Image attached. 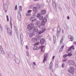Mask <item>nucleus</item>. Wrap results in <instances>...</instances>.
<instances>
[{
	"mask_svg": "<svg viewBox=\"0 0 76 76\" xmlns=\"http://www.w3.org/2000/svg\"><path fill=\"white\" fill-rule=\"evenodd\" d=\"M67 61V60L66 59H64L63 60V62H65V61Z\"/></svg>",
	"mask_w": 76,
	"mask_h": 76,
	"instance_id": "c9c22d12",
	"label": "nucleus"
},
{
	"mask_svg": "<svg viewBox=\"0 0 76 76\" xmlns=\"http://www.w3.org/2000/svg\"><path fill=\"white\" fill-rule=\"evenodd\" d=\"M17 18L19 20H20L21 19V15L20 14V13L19 14H18L17 15Z\"/></svg>",
	"mask_w": 76,
	"mask_h": 76,
	"instance_id": "4468645a",
	"label": "nucleus"
},
{
	"mask_svg": "<svg viewBox=\"0 0 76 76\" xmlns=\"http://www.w3.org/2000/svg\"><path fill=\"white\" fill-rule=\"evenodd\" d=\"M68 63L69 64L74 65L75 64V61L73 60H69L68 61Z\"/></svg>",
	"mask_w": 76,
	"mask_h": 76,
	"instance_id": "423d86ee",
	"label": "nucleus"
},
{
	"mask_svg": "<svg viewBox=\"0 0 76 76\" xmlns=\"http://www.w3.org/2000/svg\"><path fill=\"white\" fill-rule=\"evenodd\" d=\"M34 32H37V31H38V29H37V27H34Z\"/></svg>",
	"mask_w": 76,
	"mask_h": 76,
	"instance_id": "aec40b11",
	"label": "nucleus"
},
{
	"mask_svg": "<svg viewBox=\"0 0 76 76\" xmlns=\"http://www.w3.org/2000/svg\"><path fill=\"white\" fill-rule=\"evenodd\" d=\"M34 16H35V15H34Z\"/></svg>",
	"mask_w": 76,
	"mask_h": 76,
	"instance_id": "603ef678",
	"label": "nucleus"
},
{
	"mask_svg": "<svg viewBox=\"0 0 76 76\" xmlns=\"http://www.w3.org/2000/svg\"><path fill=\"white\" fill-rule=\"evenodd\" d=\"M48 54L47 53H45L44 55V58H47L48 57Z\"/></svg>",
	"mask_w": 76,
	"mask_h": 76,
	"instance_id": "dca6fc26",
	"label": "nucleus"
},
{
	"mask_svg": "<svg viewBox=\"0 0 76 76\" xmlns=\"http://www.w3.org/2000/svg\"><path fill=\"white\" fill-rule=\"evenodd\" d=\"M34 35H35V33H32L29 35V37L30 38H31Z\"/></svg>",
	"mask_w": 76,
	"mask_h": 76,
	"instance_id": "f3484780",
	"label": "nucleus"
},
{
	"mask_svg": "<svg viewBox=\"0 0 76 76\" xmlns=\"http://www.w3.org/2000/svg\"><path fill=\"white\" fill-rule=\"evenodd\" d=\"M33 11L34 13H37L38 11V8L36 7H34L33 8Z\"/></svg>",
	"mask_w": 76,
	"mask_h": 76,
	"instance_id": "0eeeda50",
	"label": "nucleus"
},
{
	"mask_svg": "<svg viewBox=\"0 0 76 76\" xmlns=\"http://www.w3.org/2000/svg\"><path fill=\"white\" fill-rule=\"evenodd\" d=\"M20 37L21 38V36H20Z\"/></svg>",
	"mask_w": 76,
	"mask_h": 76,
	"instance_id": "8fccbe9b",
	"label": "nucleus"
},
{
	"mask_svg": "<svg viewBox=\"0 0 76 76\" xmlns=\"http://www.w3.org/2000/svg\"><path fill=\"white\" fill-rule=\"evenodd\" d=\"M67 56H68L67 55L65 54L63 56V57L64 58H66V57H67Z\"/></svg>",
	"mask_w": 76,
	"mask_h": 76,
	"instance_id": "bb28decb",
	"label": "nucleus"
},
{
	"mask_svg": "<svg viewBox=\"0 0 76 76\" xmlns=\"http://www.w3.org/2000/svg\"><path fill=\"white\" fill-rule=\"evenodd\" d=\"M43 18H44L43 17V16H41L39 17V19H40V20H42Z\"/></svg>",
	"mask_w": 76,
	"mask_h": 76,
	"instance_id": "393cba45",
	"label": "nucleus"
},
{
	"mask_svg": "<svg viewBox=\"0 0 76 76\" xmlns=\"http://www.w3.org/2000/svg\"><path fill=\"white\" fill-rule=\"evenodd\" d=\"M26 47L27 49H29V48H28V46L27 45H26Z\"/></svg>",
	"mask_w": 76,
	"mask_h": 76,
	"instance_id": "58836bf2",
	"label": "nucleus"
},
{
	"mask_svg": "<svg viewBox=\"0 0 76 76\" xmlns=\"http://www.w3.org/2000/svg\"><path fill=\"white\" fill-rule=\"evenodd\" d=\"M67 19H70V18H69V16H68L67 17Z\"/></svg>",
	"mask_w": 76,
	"mask_h": 76,
	"instance_id": "c03bdc74",
	"label": "nucleus"
},
{
	"mask_svg": "<svg viewBox=\"0 0 76 76\" xmlns=\"http://www.w3.org/2000/svg\"><path fill=\"white\" fill-rule=\"evenodd\" d=\"M19 11H22V8L19 9Z\"/></svg>",
	"mask_w": 76,
	"mask_h": 76,
	"instance_id": "37998d69",
	"label": "nucleus"
},
{
	"mask_svg": "<svg viewBox=\"0 0 76 76\" xmlns=\"http://www.w3.org/2000/svg\"><path fill=\"white\" fill-rule=\"evenodd\" d=\"M39 48L41 49V51L44 52L45 51V48L44 46H40L39 47Z\"/></svg>",
	"mask_w": 76,
	"mask_h": 76,
	"instance_id": "39448f33",
	"label": "nucleus"
},
{
	"mask_svg": "<svg viewBox=\"0 0 76 76\" xmlns=\"http://www.w3.org/2000/svg\"><path fill=\"white\" fill-rule=\"evenodd\" d=\"M19 9H22V6H20L19 7Z\"/></svg>",
	"mask_w": 76,
	"mask_h": 76,
	"instance_id": "a18cd8bd",
	"label": "nucleus"
},
{
	"mask_svg": "<svg viewBox=\"0 0 76 76\" xmlns=\"http://www.w3.org/2000/svg\"><path fill=\"white\" fill-rule=\"evenodd\" d=\"M47 60V58H44L43 60V63H44V62H45V61H46Z\"/></svg>",
	"mask_w": 76,
	"mask_h": 76,
	"instance_id": "4be33fe9",
	"label": "nucleus"
},
{
	"mask_svg": "<svg viewBox=\"0 0 76 76\" xmlns=\"http://www.w3.org/2000/svg\"><path fill=\"white\" fill-rule=\"evenodd\" d=\"M36 20V19H33L31 20V22H35V21Z\"/></svg>",
	"mask_w": 76,
	"mask_h": 76,
	"instance_id": "4c0bfd02",
	"label": "nucleus"
},
{
	"mask_svg": "<svg viewBox=\"0 0 76 76\" xmlns=\"http://www.w3.org/2000/svg\"><path fill=\"white\" fill-rule=\"evenodd\" d=\"M74 44H75V45H76V42H74Z\"/></svg>",
	"mask_w": 76,
	"mask_h": 76,
	"instance_id": "a19ab883",
	"label": "nucleus"
},
{
	"mask_svg": "<svg viewBox=\"0 0 76 76\" xmlns=\"http://www.w3.org/2000/svg\"><path fill=\"white\" fill-rule=\"evenodd\" d=\"M31 12H32V10H28L27 13L26 14V16H31Z\"/></svg>",
	"mask_w": 76,
	"mask_h": 76,
	"instance_id": "6e6552de",
	"label": "nucleus"
},
{
	"mask_svg": "<svg viewBox=\"0 0 76 76\" xmlns=\"http://www.w3.org/2000/svg\"><path fill=\"white\" fill-rule=\"evenodd\" d=\"M52 67H53V66H52V65L51 66H50V69H52Z\"/></svg>",
	"mask_w": 76,
	"mask_h": 76,
	"instance_id": "79ce46f5",
	"label": "nucleus"
},
{
	"mask_svg": "<svg viewBox=\"0 0 76 76\" xmlns=\"http://www.w3.org/2000/svg\"><path fill=\"white\" fill-rule=\"evenodd\" d=\"M42 21L45 22V23L46 22H47V19L46 18H44L43 20Z\"/></svg>",
	"mask_w": 76,
	"mask_h": 76,
	"instance_id": "5701e85b",
	"label": "nucleus"
},
{
	"mask_svg": "<svg viewBox=\"0 0 76 76\" xmlns=\"http://www.w3.org/2000/svg\"><path fill=\"white\" fill-rule=\"evenodd\" d=\"M39 23H40V22H39V23H37V26L38 27H39V28H40V27H41V24Z\"/></svg>",
	"mask_w": 76,
	"mask_h": 76,
	"instance_id": "412c9836",
	"label": "nucleus"
},
{
	"mask_svg": "<svg viewBox=\"0 0 76 76\" xmlns=\"http://www.w3.org/2000/svg\"><path fill=\"white\" fill-rule=\"evenodd\" d=\"M33 64H34V65H36H36H37L34 62L33 63Z\"/></svg>",
	"mask_w": 76,
	"mask_h": 76,
	"instance_id": "ea45409f",
	"label": "nucleus"
},
{
	"mask_svg": "<svg viewBox=\"0 0 76 76\" xmlns=\"http://www.w3.org/2000/svg\"><path fill=\"white\" fill-rule=\"evenodd\" d=\"M7 32L10 35H12V31L10 28H8L7 29Z\"/></svg>",
	"mask_w": 76,
	"mask_h": 76,
	"instance_id": "9d476101",
	"label": "nucleus"
},
{
	"mask_svg": "<svg viewBox=\"0 0 76 76\" xmlns=\"http://www.w3.org/2000/svg\"><path fill=\"white\" fill-rule=\"evenodd\" d=\"M68 72L70 73H71L72 74H73L74 73V70L72 69H69L68 70Z\"/></svg>",
	"mask_w": 76,
	"mask_h": 76,
	"instance_id": "ddd939ff",
	"label": "nucleus"
},
{
	"mask_svg": "<svg viewBox=\"0 0 76 76\" xmlns=\"http://www.w3.org/2000/svg\"><path fill=\"white\" fill-rule=\"evenodd\" d=\"M63 39L62 38L60 41V43H61V47L60 49V51H62L63 50V48H64V43H63Z\"/></svg>",
	"mask_w": 76,
	"mask_h": 76,
	"instance_id": "f257e3e1",
	"label": "nucleus"
},
{
	"mask_svg": "<svg viewBox=\"0 0 76 76\" xmlns=\"http://www.w3.org/2000/svg\"><path fill=\"white\" fill-rule=\"evenodd\" d=\"M46 13V10H42L41 11V15H42Z\"/></svg>",
	"mask_w": 76,
	"mask_h": 76,
	"instance_id": "1a4fd4ad",
	"label": "nucleus"
},
{
	"mask_svg": "<svg viewBox=\"0 0 76 76\" xmlns=\"http://www.w3.org/2000/svg\"><path fill=\"white\" fill-rule=\"evenodd\" d=\"M3 28H2V26H1V25L0 24V30L1 31H2Z\"/></svg>",
	"mask_w": 76,
	"mask_h": 76,
	"instance_id": "cd10ccee",
	"label": "nucleus"
},
{
	"mask_svg": "<svg viewBox=\"0 0 76 76\" xmlns=\"http://www.w3.org/2000/svg\"><path fill=\"white\" fill-rule=\"evenodd\" d=\"M38 0H34V1H38Z\"/></svg>",
	"mask_w": 76,
	"mask_h": 76,
	"instance_id": "de8ad7c7",
	"label": "nucleus"
},
{
	"mask_svg": "<svg viewBox=\"0 0 76 76\" xmlns=\"http://www.w3.org/2000/svg\"><path fill=\"white\" fill-rule=\"evenodd\" d=\"M39 44V42H37V43H36L35 44H34V46H35V45H38Z\"/></svg>",
	"mask_w": 76,
	"mask_h": 76,
	"instance_id": "b1692460",
	"label": "nucleus"
},
{
	"mask_svg": "<svg viewBox=\"0 0 76 76\" xmlns=\"http://www.w3.org/2000/svg\"><path fill=\"white\" fill-rule=\"evenodd\" d=\"M39 48H38L37 46L35 45L33 48V50H38Z\"/></svg>",
	"mask_w": 76,
	"mask_h": 76,
	"instance_id": "a211bd4d",
	"label": "nucleus"
},
{
	"mask_svg": "<svg viewBox=\"0 0 76 76\" xmlns=\"http://www.w3.org/2000/svg\"><path fill=\"white\" fill-rule=\"evenodd\" d=\"M26 54H27V56H29V52H28V51H27Z\"/></svg>",
	"mask_w": 76,
	"mask_h": 76,
	"instance_id": "f704fd0d",
	"label": "nucleus"
},
{
	"mask_svg": "<svg viewBox=\"0 0 76 76\" xmlns=\"http://www.w3.org/2000/svg\"><path fill=\"white\" fill-rule=\"evenodd\" d=\"M45 23L42 21L41 22V26H44V25H45Z\"/></svg>",
	"mask_w": 76,
	"mask_h": 76,
	"instance_id": "6ab92c4d",
	"label": "nucleus"
},
{
	"mask_svg": "<svg viewBox=\"0 0 76 76\" xmlns=\"http://www.w3.org/2000/svg\"><path fill=\"white\" fill-rule=\"evenodd\" d=\"M53 6H56V3H53Z\"/></svg>",
	"mask_w": 76,
	"mask_h": 76,
	"instance_id": "473e14b6",
	"label": "nucleus"
},
{
	"mask_svg": "<svg viewBox=\"0 0 76 76\" xmlns=\"http://www.w3.org/2000/svg\"><path fill=\"white\" fill-rule=\"evenodd\" d=\"M7 22H9V17H8V15L7 16Z\"/></svg>",
	"mask_w": 76,
	"mask_h": 76,
	"instance_id": "7c9ffc66",
	"label": "nucleus"
},
{
	"mask_svg": "<svg viewBox=\"0 0 76 76\" xmlns=\"http://www.w3.org/2000/svg\"><path fill=\"white\" fill-rule=\"evenodd\" d=\"M74 47H75L74 46H71L68 50V53H72V50H74Z\"/></svg>",
	"mask_w": 76,
	"mask_h": 76,
	"instance_id": "20e7f679",
	"label": "nucleus"
},
{
	"mask_svg": "<svg viewBox=\"0 0 76 76\" xmlns=\"http://www.w3.org/2000/svg\"><path fill=\"white\" fill-rule=\"evenodd\" d=\"M67 56H72V54L71 53H69L68 55H67Z\"/></svg>",
	"mask_w": 76,
	"mask_h": 76,
	"instance_id": "a878e982",
	"label": "nucleus"
},
{
	"mask_svg": "<svg viewBox=\"0 0 76 76\" xmlns=\"http://www.w3.org/2000/svg\"><path fill=\"white\" fill-rule=\"evenodd\" d=\"M68 38L69 39H70V40L71 41H73V37L71 35H69L68 36Z\"/></svg>",
	"mask_w": 76,
	"mask_h": 76,
	"instance_id": "9b49d317",
	"label": "nucleus"
},
{
	"mask_svg": "<svg viewBox=\"0 0 76 76\" xmlns=\"http://www.w3.org/2000/svg\"><path fill=\"white\" fill-rule=\"evenodd\" d=\"M10 25L11 27L12 28V21H10Z\"/></svg>",
	"mask_w": 76,
	"mask_h": 76,
	"instance_id": "2f4dec72",
	"label": "nucleus"
},
{
	"mask_svg": "<svg viewBox=\"0 0 76 76\" xmlns=\"http://www.w3.org/2000/svg\"><path fill=\"white\" fill-rule=\"evenodd\" d=\"M55 57V56H53V60H54V59Z\"/></svg>",
	"mask_w": 76,
	"mask_h": 76,
	"instance_id": "49530a36",
	"label": "nucleus"
},
{
	"mask_svg": "<svg viewBox=\"0 0 76 76\" xmlns=\"http://www.w3.org/2000/svg\"><path fill=\"white\" fill-rule=\"evenodd\" d=\"M45 42V40L44 39H42L40 40V43L41 45H42L44 43V42Z\"/></svg>",
	"mask_w": 76,
	"mask_h": 76,
	"instance_id": "f8f14e48",
	"label": "nucleus"
},
{
	"mask_svg": "<svg viewBox=\"0 0 76 76\" xmlns=\"http://www.w3.org/2000/svg\"><path fill=\"white\" fill-rule=\"evenodd\" d=\"M17 9H18V8H17V5H16V6L15 7V10H17Z\"/></svg>",
	"mask_w": 76,
	"mask_h": 76,
	"instance_id": "72a5a7b5",
	"label": "nucleus"
},
{
	"mask_svg": "<svg viewBox=\"0 0 76 76\" xmlns=\"http://www.w3.org/2000/svg\"><path fill=\"white\" fill-rule=\"evenodd\" d=\"M41 31H40L39 32H37V33L38 34H42V33H43V32L45 31V27L41 28Z\"/></svg>",
	"mask_w": 76,
	"mask_h": 76,
	"instance_id": "f03ea898",
	"label": "nucleus"
},
{
	"mask_svg": "<svg viewBox=\"0 0 76 76\" xmlns=\"http://www.w3.org/2000/svg\"><path fill=\"white\" fill-rule=\"evenodd\" d=\"M40 15H41L39 14V13H38L37 15V17L39 18V17H40Z\"/></svg>",
	"mask_w": 76,
	"mask_h": 76,
	"instance_id": "c85d7f7f",
	"label": "nucleus"
},
{
	"mask_svg": "<svg viewBox=\"0 0 76 76\" xmlns=\"http://www.w3.org/2000/svg\"><path fill=\"white\" fill-rule=\"evenodd\" d=\"M34 26V25L33 24H29L28 27V29H32L33 28Z\"/></svg>",
	"mask_w": 76,
	"mask_h": 76,
	"instance_id": "7ed1b4c3",
	"label": "nucleus"
},
{
	"mask_svg": "<svg viewBox=\"0 0 76 76\" xmlns=\"http://www.w3.org/2000/svg\"><path fill=\"white\" fill-rule=\"evenodd\" d=\"M62 67H64V64L63 63L62 65Z\"/></svg>",
	"mask_w": 76,
	"mask_h": 76,
	"instance_id": "e433bc0d",
	"label": "nucleus"
},
{
	"mask_svg": "<svg viewBox=\"0 0 76 76\" xmlns=\"http://www.w3.org/2000/svg\"><path fill=\"white\" fill-rule=\"evenodd\" d=\"M30 8H32L31 7H30Z\"/></svg>",
	"mask_w": 76,
	"mask_h": 76,
	"instance_id": "3c124183",
	"label": "nucleus"
},
{
	"mask_svg": "<svg viewBox=\"0 0 76 76\" xmlns=\"http://www.w3.org/2000/svg\"><path fill=\"white\" fill-rule=\"evenodd\" d=\"M39 38V37H38V39H35V38H33L32 39L33 40H36L37 41V40H39V39L38 38Z\"/></svg>",
	"mask_w": 76,
	"mask_h": 76,
	"instance_id": "c756f323",
	"label": "nucleus"
},
{
	"mask_svg": "<svg viewBox=\"0 0 76 76\" xmlns=\"http://www.w3.org/2000/svg\"><path fill=\"white\" fill-rule=\"evenodd\" d=\"M0 50L1 51V53L3 54L4 53V51L3 50V48L1 46H0Z\"/></svg>",
	"mask_w": 76,
	"mask_h": 76,
	"instance_id": "2eb2a0df",
	"label": "nucleus"
},
{
	"mask_svg": "<svg viewBox=\"0 0 76 76\" xmlns=\"http://www.w3.org/2000/svg\"><path fill=\"white\" fill-rule=\"evenodd\" d=\"M56 66H58V64H56Z\"/></svg>",
	"mask_w": 76,
	"mask_h": 76,
	"instance_id": "09e8293b",
	"label": "nucleus"
}]
</instances>
